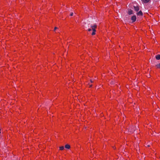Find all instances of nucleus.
<instances>
[{"instance_id":"3","label":"nucleus","mask_w":160,"mask_h":160,"mask_svg":"<svg viewBox=\"0 0 160 160\" xmlns=\"http://www.w3.org/2000/svg\"><path fill=\"white\" fill-rule=\"evenodd\" d=\"M131 20L132 21V22H135L136 19V17L135 15L133 16L131 18Z\"/></svg>"},{"instance_id":"13","label":"nucleus","mask_w":160,"mask_h":160,"mask_svg":"<svg viewBox=\"0 0 160 160\" xmlns=\"http://www.w3.org/2000/svg\"><path fill=\"white\" fill-rule=\"evenodd\" d=\"M73 12H72V13H71V14H70V15L71 16H72L73 15Z\"/></svg>"},{"instance_id":"16","label":"nucleus","mask_w":160,"mask_h":160,"mask_svg":"<svg viewBox=\"0 0 160 160\" xmlns=\"http://www.w3.org/2000/svg\"><path fill=\"white\" fill-rule=\"evenodd\" d=\"M90 82L91 83H92L93 82V81L91 80H90Z\"/></svg>"},{"instance_id":"11","label":"nucleus","mask_w":160,"mask_h":160,"mask_svg":"<svg viewBox=\"0 0 160 160\" xmlns=\"http://www.w3.org/2000/svg\"><path fill=\"white\" fill-rule=\"evenodd\" d=\"M60 149L61 150H63L64 149V147L63 146L59 147Z\"/></svg>"},{"instance_id":"14","label":"nucleus","mask_w":160,"mask_h":160,"mask_svg":"<svg viewBox=\"0 0 160 160\" xmlns=\"http://www.w3.org/2000/svg\"><path fill=\"white\" fill-rule=\"evenodd\" d=\"M91 30H92V29H91V28H89V29H88V31H91Z\"/></svg>"},{"instance_id":"1","label":"nucleus","mask_w":160,"mask_h":160,"mask_svg":"<svg viewBox=\"0 0 160 160\" xmlns=\"http://www.w3.org/2000/svg\"><path fill=\"white\" fill-rule=\"evenodd\" d=\"M90 27L92 28V29L93 31V32L92 33V35H94L95 34V32L96 31V28L97 27V26L96 24H94L93 25H91Z\"/></svg>"},{"instance_id":"6","label":"nucleus","mask_w":160,"mask_h":160,"mask_svg":"<svg viewBox=\"0 0 160 160\" xmlns=\"http://www.w3.org/2000/svg\"><path fill=\"white\" fill-rule=\"evenodd\" d=\"M155 58L157 60H159L160 59V55L158 54L155 56Z\"/></svg>"},{"instance_id":"5","label":"nucleus","mask_w":160,"mask_h":160,"mask_svg":"<svg viewBox=\"0 0 160 160\" xmlns=\"http://www.w3.org/2000/svg\"><path fill=\"white\" fill-rule=\"evenodd\" d=\"M128 13L129 15H131L133 14V11L131 9H128Z\"/></svg>"},{"instance_id":"2","label":"nucleus","mask_w":160,"mask_h":160,"mask_svg":"<svg viewBox=\"0 0 160 160\" xmlns=\"http://www.w3.org/2000/svg\"><path fill=\"white\" fill-rule=\"evenodd\" d=\"M128 131L131 132H133L135 131V128L133 127H131L129 129Z\"/></svg>"},{"instance_id":"4","label":"nucleus","mask_w":160,"mask_h":160,"mask_svg":"<svg viewBox=\"0 0 160 160\" xmlns=\"http://www.w3.org/2000/svg\"><path fill=\"white\" fill-rule=\"evenodd\" d=\"M134 8V10L136 12H138L139 11V8L138 7V6H133Z\"/></svg>"},{"instance_id":"15","label":"nucleus","mask_w":160,"mask_h":160,"mask_svg":"<svg viewBox=\"0 0 160 160\" xmlns=\"http://www.w3.org/2000/svg\"><path fill=\"white\" fill-rule=\"evenodd\" d=\"M92 86V84H91V85H89V87H91Z\"/></svg>"},{"instance_id":"8","label":"nucleus","mask_w":160,"mask_h":160,"mask_svg":"<svg viewBox=\"0 0 160 160\" xmlns=\"http://www.w3.org/2000/svg\"><path fill=\"white\" fill-rule=\"evenodd\" d=\"M65 147L66 148H67L68 149H69L70 148V146L69 145L67 144H66L65 145Z\"/></svg>"},{"instance_id":"7","label":"nucleus","mask_w":160,"mask_h":160,"mask_svg":"<svg viewBox=\"0 0 160 160\" xmlns=\"http://www.w3.org/2000/svg\"><path fill=\"white\" fill-rule=\"evenodd\" d=\"M137 15L139 16H142L143 15L142 12L141 11H139L137 13Z\"/></svg>"},{"instance_id":"17","label":"nucleus","mask_w":160,"mask_h":160,"mask_svg":"<svg viewBox=\"0 0 160 160\" xmlns=\"http://www.w3.org/2000/svg\"><path fill=\"white\" fill-rule=\"evenodd\" d=\"M147 146H148V147H149V145H148Z\"/></svg>"},{"instance_id":"9","label":"nucleus","mask_w":160,"mask_h":160,"mask_svg":"<svg viewBox=\"0 0 160 160\" xmlns=\"http://www.w3.org/2000/svg\"><path fill=\"white\" fill-rule=\"evenodd\" d=\"M155 67L158 68L160 69V63L157 64L155 65Z\"/></svg>"},{"instance_id":"12","label":"nucleus","mask_w":160,"mask_h":160,"mask_svg":"<svg viewBox=\"0 0 160 160\" xmlns=\"http://www.w3.org/2000/svg\"><path fill=\"white\" fill-rule=\"evenodd\" d=\"M57 29H58V28L57 27H55L54 28V31H55V30Z\"/></svg>"},{"instance_id":"10","label":"nucleus","mask_w":160,"mask_h":160,"mask_svg":"<svg viewBox=\"0 0 160 160\" xmlns=\"http://www.w3.org/2000/svg\"><path fill=\"white\" fill-rule=\"evenodd\" d=\"M142 1L144 3H147L149 1V0H142Z\"/></svg>"},{"instance_id":"18","label":"nucleus","mask_w":160,"mask_h":160,"mask_svg":"<svg viewBox=\"0 0 160 160\" xmlns=\"http://www.w3.org/2000/svg\"><path fill=\"white\" fill-rule=\"evenodd\" d=\"M113 148L114 149H115V148H114V147H113Z\"/></svg>"}]
</instances>
